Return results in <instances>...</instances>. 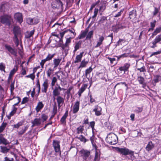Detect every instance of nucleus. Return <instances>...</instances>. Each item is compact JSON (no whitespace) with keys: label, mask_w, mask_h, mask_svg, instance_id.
Listing matches in <instances>:
<instances>
[{"label":"nucleus","mask_w":161,"mask_h":161,"mask_svg":"<svg viewBox=\"0 0 161 161\" xmlns=\"http://www.w3.org/2000/svg\"><path fill=\"white\" fill-rule=\"evenodd\" d=\"M106 141L108 143L111 145H114L118 142V137L114 133H110L108 135Z\"/></svg>","instance_id":"f257e3e1"},{"label":"nucleus","mask_w":161,"mask_h":161,"mask_svg":"<svg viewBox=\"0 0 161 161\" xmlns=\"http://www.w3.org/2000/svg\"><path fill=\"white\" fill-rule=\"evenodd\" d=\"M117 150L122 155L127 156L129 155L131 158L134 157V151H132L126 147H117Z\"/></svg>","instance_id":"f03ea898"},{"label":"nucleus","mask_w":161,"mask_h":161,"mask_svg":"<svg viewBox=\"0 0 161 161\" xmlns=\"http://www.w3.org/2000/svg\"><path fill=\"white\" fill-rule=\"evenodd\" d=\"M80 153L83 161H89L91 160V156L89 151L84 149H82L80 151Z\"/></svg>","instance_id":"7ed1b4c3"},{"label":"nucleus","mask_w":161,"mask_h":161,"mask_svg":"<svg viewBox=\"0 0 161 161\" xmlns=\"http://www.w3.org/2000/svg\"><path fill=\"white\" fill-rule=\"evenodd\" d=\"M12 19L10 15H4L0 17L1 22L5 25H10Z\"/></svg>","instance_id":"20e7f679"},{"label":"nucleus","mask_w":161,"mask_h":161,"mask_svg":"<svg viewBox=\"0 0 161 161\" xmlns=\"http://www.w3.org/2000/svg\"><path fill=\"white\" fill-rule=\"evenodd\" d=\"M53 145L55 152L57 153H58L59 155L60 156L61 155V152L59 142L57 140L53 141Z\"/></svg>","instance_id":"39448f33"},{"label":"nucleus","mask_w":161,"mask_h":161,"mask_svg":"<svg viewBox=\"0 0 161 161\" xmlns=\"http://www.w3.org/2000/svg\"><path fill=\"white\" fill-rule=\"evenodd\" d=\"M49 80L47 79H46L42 85V92L43 93H46L49 86Z\"/></svg>","instance_id":"423d86ee"},{"label":"nucleus","mask_w":161,"mask_h":161,"mask_svg":"<svg viewBox=\"0 0 161 161\" xmlns=\"http://www.w3.org/2000/svg\"><path fill=\"white\" fill-rule=\"evenodd\" d=\"M5 48L8 50L9 53L11 54L16 57L17 56V52L14 48H12L10 46L7 45H5Z\"/></svg>","instance_id":"0eeeda50"},{"label":"nucleus","mask_w":161,"mask_h":161,"mask_svg":"<svg viewBox=\"0 0 161 161\" xmlns=\"http://www.w3.org/2000/svg\"><path fill=\"white\" fill-rule=\"evenodd\" d=\"M93 111L95 112L96 116H99L102 114V108L98 105L95 106Z\"/></svg>","instance_id":"6e6552de"},{"label":"nucleus","mask_w":161,"mask_h":161,"mask_svg":"<svg viewBox=\"0 0 161 161\" xmlns=\"http://www.w3.org/2000/svg\"><path fill=\"white\" fill-rule=\"evenodd\" d=\"M14 17L19 24H21L23 22V17L21 13L19 12L16 13L14 14Z\"/></svg>","instance_id":"1a4fd4ad"},{"label":"nucleus","mask_w":161,"mask_h":161,"mask_svg":"<svg viewBox=\"0 0 161 161\" xmlns=\"http://www.w3.org/2000/svg\"><path fill=\"white\" fill-rule=\"evenodd\" d=\"M13 31L14 34V37H18L21 34L20 28L18 26H16L14 27Z\"/></svg>","instance_id":"9d476101"},{"label":"nucleus","mask_w":161,"mask_h":161,"mask_svg":"<svg viewBox=\"0 0 161 161\" xmlns=\"http://www.w3.org/2000/svg\"><path fill=\"white\" fill-rule=\"evenodd\" d=\"M80 102L77 101L74 104L72 109V112L73 114L76 113L79 110Z\"/></svg>","instance_id":"9b49d317"},{"label":"nucleus","mask_w":161,"mask_h":161,"mask_svg":"<svg viewBox=\"0 0 161 161\" xmlns=\"http://www.w3.org/2000/svg\"><path fill=\"white\" fill-rule=\"evenodd\" d=\"M62 60V58L58 57V58H54L53 60V65L54 69H57V68L59 65Z\"/></svg>","instance_id":"f8f14e48"},{"label":"nucleus","mask_w":161,"mask_h":161,"mask_svg":"<svg viewBox=\"0 0 161 161\" xmlns=\"http://www.w3.org/2000/svg\"><path fill=\"white\" fill-rule=\"evenodd\" d=\"M130 66V64L129 63H125L124 64L123 66L119 67V69L121 71H124V73H125L126 71L128 70Z\"/></svg>","instance_id":"ddd939ff"},{"label":"nucleus","mask_w":161,"mask_h":161,"mask_svg":"<svg viewBox=\"0 0 161 161\" xmlns=\"http://www.w3.org/2000/svg\"><path fill=\"white\" fill-rule=\"evenodd\" d=\"M41 118H36L34 119L33 121L32 122V126L33 127L35 126L39 125H41Z\"/></svg>","instance_id":"4468645a"},{"label":"nucleus","mask_w":161,"mask_h":161,"mask_svg":"<svg viewBox=\"0 0 161 161\" xmlns=\"http://www.w3.org/2000/svg\"><path fill=\"white\" fill-rule=\"evenodd\" d=\"M44 105L42 102H39L35 108V110L37 113L39 112L44 107Z\"/></svg>","instance_id":"2eb2a0df"},{"label":"nucleus","mask_w":161,"mask_h":161,"mask_svg":"<svg viewBox=\"0 0 161 161\" xmlns=\"http://www.w3.org/2000/svg\"><path fill=\"white\" fill-rule=\"evenodd\" d=\"M98 6L99 8L98 10H99V12L100 13V14H102V12L106 8L105 4L103 2V3L101 2Z\"/></svg>","instance_id":"dca6fc26"},{"label":"nucleus","mask_w":161,"mask_h":161,"mask_svg":"<svg viewBox=\"0 0 161 161\" xmlns=\"http://www.w3.org/2000/svg\"><path fill=\"white\" fill-rule=\"evenodd\" d=\"M0 142L5 145L8 144L9 143L8 141L3 137V135L2 134L0 135Z\"/></svg>","instance_id":"f3484780"},{"label":"nucleus","mask_w":161,"mask_h":161,"mask_svg":"<svg viewBox=\"0 0 161 161\" xmlns=\"http://www.w3.org/2000/svg\"><path fill=\"white\" fill-rule=\"evenodd\" d=\"M154 144L151 141L148 142L147 146L146 147V150L148 152L151 151L154 147Z\"/></svg>","instance_id":"a211bd4d"},{"label":"nucleus","mask_w":161,"mask_h":161,"mask_svg":"<svg viewBox=\"0 0 161 161\" xmlns=\"http://www.w3.org/2000/svg\"><path fill=\"white\" fill-rule=\"evenodd\" d=\"M68 116V110H66L60 119V122L63 124H65L66 119Z\"/></svg>","instance_id":"6ab92c4d"},{"label":"nucleus","mask_w":161,"mask_h":161,"mask_svg":"<svg viewBox=\"0 0 161 161\" xmlns=\"http://www.w3.org/2000/svg\"><path fill=\"white\" fill-rule=\"evenodd\" d=\"M161 42V34L157 36L155 39L152 42L153 44H156L157 43Z\"/></svg>","instance_id":"aec40b11"},{"label":"nucleus","mask_w":161,"mask_h":161,"mask_svg":"<svg viewBox=\"0 0 161 161\" xmlns=\"http://www.w3.org/2000/svg\"><path fill=\"white\" fill-rule=\"evenodd\" d=\"M64 44H63V41L62 39H60L59 42L58 44V46L59 47H61L62 50H64L65 52H67L68 50V49H65V46H64Z\"/></svg>","instance_id":"412c9836"},{"label":"nucleus","mask_w":161,"mask_h":161,"mask_svg":"<svg viewBox=\"0 0 161 161\" xmlns=\"http://www.w3.org/2000/svg\"><path fill=\"white\" fill-rule=\"evenodd\" d=\"M35 30H33L30 32L27 31L25 34V38L27 39L29 38L32 36L34 34Z\"/></svg>","instance_id":"4be33fe9"},{"label":"nucleus","mask_w":161,"mask_h":161,"mask_svg":"<svg viewBox=\"0 0 161 161\" xmlns=\"http://www.w3.org/2000/svg\"><path fill=\"white\" fill-rule=\"evenodd\" d=\"M84 52H82L80 53V54L77 55L75 58V63H78L81 60V58L83 56V54L84 53Z\"/></svg>","instance_id":"5701e85b"},{"label":"nucleus","mask_w":161,"mask_h":161,"mask_svg":"<svg viewBox=\"0 0 161 161\" xmlns=\"http://www.w3.org/2000/svg\"><path fill=\"white\" fill-rule=\"evenodd\" d=\"M100 159V154L99 151L97 149L96 150L95 157L94 161H99Z\"/></svg>","instance_id":"b1692460"},{"label":"nucleus","mask_w":161,"mask_h":161,"mask_svg":"<svg viewBox=\"0 0 161 161\" xmlns=\"http://www.w3.org/2000/svg\"><path fill=\"white\" fill-rule=\"evenodd\" d=\"M18 68L16 67V68H14L12 69L10 72L8 79H10L14 75L15 73L17 71Z\"/></svg>","instance_id":"393cba45"},{"label":"nucleus","mask_w":161,"mask_h":161,"mask_svg":"<svg viewBox=\"0 0 161 161\" xmlns=\"http://www.w3.org/2000/svg\"><path fill=\"white\" fill-rule=\"evenodd\" d=\"M71 39L72 38L70 37L66 39L65 43L64 44L65 49H69V46L71 42Z\"/></svg>","instance_id":"a878e982"},{"label":"nucleus","mask_w":161,"mask_h":161,"mask_svg":"<svg viewBox=\"0 0 161 161\" xmlns=\"http://www.w3.org/2000/svg\"><path fill=\"white\" fill-rule=\"evenodd\" d=\"M76 137L81 142H83L84 143H85L86 142L88 141V140L86 139L82 135H80L79 136H76Z\"/></svg>","instance_id":"bb28decb"},{"label":"nucleus","mask_w":161,"mask_h":161,"mask_svg":"<svg viewBox=\"0 0 161 161\" xmlns=\"http://www.w3.org/2000/svg\"><path fill=\"white\" fill-rule=\"evenodd\" d=\"M136 12L135 10H133L129 12V16L130 19L134 18L136 17Z\"/></svg>","instance_id":"cd10ccee"},{"label":"nucleus","mask_w":161,"mask_h":161,"mask_svg":"<svg viewBox=\"0 0 161 161\" xmlns=\"http://www.w3.org/2000/svg\"><path fill=\"white\" fill-rule=\"evenodd\" d=\"M56 69H54L53 67V69L51 68H49L47 72V76L48 77H50L52 74L53 73L54 71Z\"/></svg>","instance_id":"c85d7f7f"},{"label":"nucleus","mask_w":161,"mask_h":161,"mask_svg":"<svg viewBox=\"0 0 161 161\" xmlns=\"http://www.w3.org/2000/svg\"><path fill=\"white\" fill-rule=\"evenodd\" d=\"M161 32V27L156 28L153 32L152 33V37H153V36H156L157 34L160 33Z\"/></svg>","instance_id":"c756f323"},{"label":"nucleus","mask_w":161,"mask_h":161,"mask_svg":"<svg viewBox=\"0 0 161 161\" xmlns=\"http://www.w3.org/2000/svg\"><path fill=\"white\" fill-rule=\"evenodd\" d=\"M81 46V42H79L75 44L74 47L75 49L73 52L75 53L78 49H79Z\"/></svg>","instance_id":"7c9ffc66"},{"label":"nucleus","mask_w":161,"mask_h":161,"mask_svg":"<svg viewBox=\"0 0 161 161\" xmlns=\"http://www.w3.org/2000/svg\"><path fill=\"white\" fill-rule=\"evenodd\" d=\"M93 69L91 67H90L89 68L85 70V76L87 78L88 80L89 78L87 77L88 75L90 74L92 71Z\"/></svg>","instance_id":"2f4dec72"},{"label":"nucleus","mask_w":161,"mask_h":161,"mask_svg":"<svg viewBox=\"0 0 161 161\" xmlns=\"http://www.w3.org/2000/svg\"><path fill=\"white\" fill-rule=\"evenodd\" d=\"M84 130V126L83 125H80L77 128V133L79 134H82Z\"/></svg>","instance_id":"473e14b6"},{"label":"nucleus","mask_w":161,"mask_h":161,"mask_svg":"<svg viewBox=\"0 0 161 161\" xmlns=\"http://www.w3.org/2000/svg\"><path fill=\"white\" fill-rule=\"evenodd\" d=\"M156 21L155 20H154L153 22H151L150 23V26L151 28H150L148 31H153L154 29V28L155 26V25L156 23Z\"/></svg>","instance_id":"72a5a7b5"},{"label":"nucleus","mask_w":161,"mask_h":161,"mask_svg":"<svg viewBox=\"0 0 161 161\" xmlns=\"http://www.w3.org/2000/svg\"><path fill=\"white\" fill-rule=\"evenodd\" d=\"M93 34V31H90L88 33L86 38V40H90L91 38L92 37Z\"/></svg>","instance_id":"f704fd0d"},{"label":"nucleus","mask_w":161,"mask_h":161,"mask_svg":"<svg viewBox=\"0 0 161 161\" xmlns=\"http://www.w3.org/2000/svg\"><path fill=\"white\" fill-rule=\"evenodd\" d=\"M113 31L114 32H118L119 30V27L117 24L116 25H114L112 27Z\"/></svg>","instance_id":"c9c22d12"},{"label":"nucleus","mask_w":161,"mask_h":161,"mask_svg":"<svg viewBox=\"0 0 161 161\" xmlns=\"http://www.w3.org/2000/svg\"><path fill=\"white\" fill-rule=\"evenodd\" d=\"M58 104H62L64 102V99L60 96H58L57 98Z\"/></svg>","instance_id":"e433bc0d"},{"label":"nucleus","mask_w":161,"mask_h":161,"mask_svg":"<svg viewBox=\"0 0 161 161\" xmlns=\"http://www.w3.org/2000/svg\"><path fill=\"white\" fill-rule=\"evenodd\" d=\"M87 31H84L80 34L78 36V38L80 39H82L84 38L86 35Z\"/></svg>","instance_id":"4c0bfd02"},{"label":"nucleus","mask_w":161,"mask_h":161,"mask_svg":"<svg viewBox=\"0 0 161 161\" xmlns=\"http://www.w3.org/2000/svg\"><path fill=\"white\" fill-rule=\"evenodd\" d=\"M55 55V53L53 54L49 53L45 59L47 61H50L53 58Z\"/></svg>","instance_id":"58836bf2"},{"label":"nucleus","mask_w":161,"mask_h":161,"mask_svg":"<svg viewBox=\"0 0 161 161\" xmlns=\"http://www.w3.org/2000/svg\"><path fill=\"white\" fill-rule=\"evenodd\" d=\"M1 151V152L3 153H6L8 152L9 149H8L6 147L0 146Z\"/></svg>","instance_id":"ea45409f"},{"label":"nucleus","mask_w":161,"mask_h":161,"mask_svg":"<svg viewBox=\"0 0 161 161\" xmlns=\"http://www.w3.org/2000/svg\"><path fill=\"white\" fill-rule=\"evenodd\" d=\"M7 125V123L3 122L0 126V133L2 132L4 130Z\"/></svg>","instance_id":"a19ab883"},{"label":"nucleus","mask_w":161,"mask_h":161,"mask_svg":"<svg viewBox=\"0 0 161 161\" xmlns=\"http://www.w3.org/2000/svg\"><path fill=\"white\" fill-rule=\"evenodd\" d=\"M28 128L27 126L25 127L24 129H22L20 131H18V134L19 135H22L27 130Z\"/></svg>","instance_id":"79ce46f5"},{"label":"nucleus","mask_w":161,"mask_h":161,"mask_svg":"<svg viewBox=\"0 0 161 161\" xmlns=\"http://www.w3.org/2000/svg\"><path fill=\"white\" fill-rule=\"evenodd\" d=\"M86 88V87L85 86H82L79 89L78 94L80 97L81 95V94L84 92Z\"/></svg>","instance_id":"37998d69"},{"label":"nucleus","mask_w":161,"mask_h":161,"mask_svg":"<svg viewBox=\"0 0 161 161\" xmlns=\"http://www.w3.org/2000/svg\"><path fill=\"white\" fill-rule=\"evenodd\" d=\"M53 97L58 96L60 94V92L57 88L53 90Z\"/></svg>","instance_id":"c03bdc74"},{"label":"nucleus","mask_w":161,"mask_h":161,"mask_svg":"<svg viewBox=\"0 0 161 161\" xmlns=\"http://www.w3.org/2000/svg\"><path fill=\"white\" fill-rule=\"evenodd\" d=\"M161 79V76L159 75H156L154 77L153 80L155 83L158 82Z\"/></svg>","instance_id":"a18cd8bd"},{"label":"nucleus","mask_w":161,"mask_h":161,"mask_svg":"<svg viewBox=\"0 0 161 161\" xmlns=\"http://www.w3.org/2000/svg\"><path fill=\"white\" fill-rule=\"evenodd\" d=\"M143 108L142 107H136L134 110V112L136 113L139 114L142 112Z\"/></svg>","instance_id":"49530a36"},{"label":"nucleus","mask_w":161,"mask_h":161,"mask_svg":"<svg viewBox=\"0 0 161 161\" xmlns=\"http://www.w3.org/2000/svg\"><path fill=\"white\" fill-rule=\"evenodd\" d=\"M33 19L31 18H28L27 19V23L30 25L36 24V23H35L33 22Z\"/></svg>","instance_id":"de8ad7c7"},{"label":"nucleus","mask_w":161,"mask_h":161,"mask_svg":"<svg viewBox=\"0 0 161 161\" xmlns=\"http://www.w3.org/2000/svg\"><path fill=\"white\" fill-rule=\"evenodd\" d=\"M23 125V122L22 121H20L17 124L14 125V128L18 129L20 126L22 125Z\"/></svg>","instance_id":"09e8293b"},{"label":"nucleus","mask_w":161,"mask_h":161,"mask_svg":"<svg viewBox=\"0 0 161 161\" xmlns=\"http://www.w3.org/2000/svg\"><path fill=\"white\" fill-rule=\"evenodd\" d=\"M35 72H33V73L32 74H30V75H26L25 77L27 78H30L32 80H34L35 78Z\"/></svg>","instance_id":"8fccbe9b"},{"label":"nucleus","mask_w":161,"mask_h":161,"mask_svg":"<svg viewBox=\"0 0 161 161\" xmlns=\"http://www.w3.org/2000/svg\"><path fill=\"white\" fill-rule=\"evenodd\" d=\"M87 64V62L85 61L84 60L82 61L80 64V66L79 67V68H83L86 66V65Z\"/></svg>","instance_id":"3c124183"},{"label":"nucleus","mask_w":161,"mask_h":161,"mask_svg":"<svg viewBox=\"0 0 161 161\" xmlns=\"http://www.w3.org/2000/svg\"><path fill=\"white\" fill-rule=\"evenodd\" d=\"M137 79L138 81L140 84H143V83L144 82V79L143 77L141 76H139L138 77Z\"/></svg>","instance_id":"603ef678"},{"label":"nucleus","mask_w":161,"mask_h":161,"mask_svg":"<svg viewBox=\"0 0 161 161\" xmlns=\"http://www.w3.org/2000/svg\"><path fill=\"white\" fill-rule=\"evenodd\" d=\"M98 9L97 8H95L94 10V15L92 16V18L93 19H94L95 18L98 12Z\"/></svg>","instance_id":"864d4df0"},{"label":"nucleus","mask_w":161,"mask_h":161,"mask_svg":"<svg viewBox=\"0 0 161 161\" xmlns=\"http://www.w3.org/2000/svg\"><path fill=\"white\" fill-rule=\"evenodd\" d=\"M125 42V39H119V41L117 42L116 43V46H119L120 45L122 44V42Z\"/></svg>","instance_id":"5fc2aeb1"},{"label":"nucleus","mask_w":161,"mask_h":161,"mask_svg":"<svg viewBox=\"0 0 161 161\" xmlns=\"http://www.w3.org/2000/svg\"><path fill=\"white\" fill-rule=\"evenodd\" d=\"M41 118L42 119V121L43 122L47 119L48 116L45 114H43L42 115Z\"/></svg>","instance_id":"6e6d98bb"},{"label":"nucleus","mask_w":161,"mask_h":161,"mask_svg":"<svg viewBox=\"0 0 161 161\" xmlns=\"http://www.w3.org/2000/svg\"><path fill=\"white\" fill-rule=\"evenodd\" d=\"M124 10L123 9H121L119 12H118L117 14H115L114 17H118L121 16L123 13Z\"/></svg>","instance_id":"4d7b16f0"},{"label":"nucleus","mask_w":161,"mask_h":161,"mask_svg":"<svg viewBox=\"0 0 161 161\" xmlns=\"http://www.w3.org/2000/svg\"><path fill=\"white\" fill-rule=\"evenodd\" d=\"M57 78L55 77H53L52 79L51 82V86H53L55 85V83L57 82Z\"/></svg>","instance_id":"13d9d810"},{"label":"nucleus","mask_w":161,"mask_h":161,"mask_svg":"<svg viewBox=\"0 0 161 161\" xmlns=\"http://www.w3.org/2000/svg\"><path fill=\"white\" fill-rule=\"evenodd\" d=\"M159 8L156 7H154V10L153 12V14L154 16H155L159 12Z\"/></svg>","instance_id":"bf43d9fd"},{"label":"nucleus","mask_w":161,"mask_h":161,"mask_svg":"<svg viewBox=\"0 0 161 161\" xmlns=\"http://www.w3.org/2000/svg\"><path fill=\"white\" fill-rule=\"evenodd\" d=\"M128 56V54L125 53L119 56H117L116 57H117L118 59H119L120 58H125L127 57Z\"/></svg>","instance_id":"052dcab7"},{"label":"nucleus","mask_w":161,"mask_h":161,"mask_svg":"<svg viewBox=\"0 0 161 161\" xmlns=\"http://www.w3.org/2000/svg\"><path fill=\"white\" fill-rule=\"evenodd\" d=\"M29 101V99L27 97H25L23 98L21 102V104H24L27 103Z\"/></svg>","instance_id":"680f3d73"},{"label":"nucleus","mask_w":161,"mask_h":161,"mask_svg":"<svg viewBox=\"0 0 161 161\" xmlns=\"http://www.w3.org/2000/svg\"><path fill=\"white\" fill-rule=\"evenodd\" d=\"M46 61H47V60L45 58L42 60L41 62L40 63V65L42 68H44V64Z\"/></svg>","instance_id":"e2e57ef3"},{"label":"nucleus","mask_w":161,"mask_h":161,"mask_svg":"<svg viewBox=\"0 0 161 161\" xmlns=\"http://www.w3.org/2000/svg\"><path fill=\"white\" fill-rule=\"evenodd\" d=\"M137 70L139 71L140 72H145L146 71L144 66H143L140 68H137Z\"/></svg>","instance_id":"0e129e2a"},{"label":"nucleus","mask_w":161,"mask_h":161,"mask_svg":"<svg viewBox=\"0 0 161 161\" xmlns=\"http://www.w3.org/2000/svg\"><path fill=\"white\" fill-rule=\"evenodd\" d=\"M13 107V109L12 110V111L11 112V113L10 114V115L12 116L16 112L17 108L15 107Z\"/></svg>","instance_id":"69168bd1"},{"label":"nucleus","mask_w":161,"mask_h":161,"mask_svg":"<svg viewBox=\"0 0 161 161\" xmlns=\"http://www.w3.org/2000/svg\"><path fill=\"white\" fill-rule=\"evenodd\" d=\"M14 42L16 47H18L19 45V40L18 37H14Z\"/></svg>","instance_id":"338daca9"},{"label":"nucleus","mask_w":161,"mask_h":161,"mask_svg":"<svg viewBox=\"0 0 161 161\" xmlns=\"http://www.w3.org/2000/svg\"><path fill=\"white\" fill-rule=\"evenodd\" d=\"M5 68V64H4L3 63H0V70L1 71L2 70H4V69Z\"/></svg>","instance_id":"774afa93"}]
</instances>
